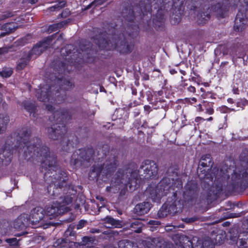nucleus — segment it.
Segmentation results:
<instances>
[{"label": "nucleus", "instance_id": "obj_29", "mask_svg": "<svg viewBox=\"0 0 248 248\" xmlns=\"http://www.w3.org/2000/svg\"><path fill=\"white\" fill-rule=\"evenodd\" d=\"M31 59V58L30 57L29 55H28L27 54H25L24 57L20 59V61L17 64L16 67L17 69L18 70L23 69L28 64Z\"/></svg>", "mask_w": 248, "mask_h": 248}, {"label": "nucleus", "instance_id": "obj_40", "mask_svg": "<svg viewBox=\"0 0 248 248\" xmlns=\"http://www.w3.org/2000/svg\"><path fill=\"white\" fill-rule=\"evenodd\" d=\"M19 241L16 238H8L5 240V241L11 246H17L19 245Z\"/></svg>", "mask_w": 248, "mask_h": 248}, {"label": "nucleus", "instance_id": "obj_36", "mask_svg": "<svg viewBox=\"0 0 248 248\" xmlns=\"http://www.w3.org/2000/svg\"><path fill=\"white\" fill-rule=\"evenodd\" d=\"M201 91L202 92V96L204 98H211V99H215L216 94L212 92H205V90L203 88H201Z\"/></svg>", "mask_w": 248, "mask_h": 248}, {"label": "nucleus", "instance_id": "obj_49", "mask_svg": "<svg viewBox=\"0 0 248 248\" xmlns=\"http://www.w3.org/2000/svg\"><path fill=\"white\" fill-rule=\"evenodd\" d=\"M64 38L63 34H61L58 37L57 40L55 41L56 44H58V45H62L64 42Z\"/></svg>", "mask_w": 248, "mask_h": 248}, {"label": "nucleus", "instance_id": "obj_61", "mask_svg": "<svg viewBox=\"0 0 248 248\" xmlns=\"http://www.w3.org/2000/svg\"><path fill=\"white\" fill-rule=\"evenodd\" d=\"M205 121V119H204V118L201 117H199V116H198V117H196L195 119V121L196 122V123H201V122H202L203 121Z\"/></svg>", "mask_w": 248, "mask_h": 248}, {"label": "nucleus", "instance_id": "obj_23", "mask_svg": "<svg viewBox=\"0 0 248 248\" xmlns=\"http://www.w3.org/2000/svg\"><path fill=\"white\" fill-rule=\"evenodd\" d=\"M17 28V25L15 22H9L2 25L0 24V30L5 31L2 33L3 36H4L6 33L14 31Z\"/></svg>", "mask_w": 248, "mask_h": 248}, {"label": "nucleus", "instance_id": "obj_27", "mask_svg": "<svg viewBox=\"0 0 248 248\" xmlns=\"http://www.w3.org/2000/svg\"><path fill=\"white\" fill-rule=\"evenodd\" d=\"M9 122V118L6 114H0V134L3 133L6 130Z\"/></svg>", "mask_w": 248, "mask_h": 248}, {"label": "nucleus", "instance_id": "obj_14", "mask_svg": "<svg viewBox=\"0 0 248 248\" xmlns=\"http://www.w3.org/2000/svg\"><path fill=\"white\" fill-rule=\"evenodd\" d=\"M97 51L91 47L90 43L85 42L83 45L82 42L78 39V59L82 60L85 63H92L95 61Z\"/></svg>", "mask_w": 248, "mask_h": 248}, {"label": "nucleus", "instance_id": "obj_62", "mask_svg": "<svg viewBox=\"0 0 248 248\" xmlns=\"http://www.w3.org/2000/svg\"><path fill=\"white\" fill-rule=\"evenodd\" d=\"M187 91L192 93H195L196 92V88L193 86H189L187 88Z\"/></svg>", "mask_w": 248, "mask_h": 248}, {"label": "nucleus", "instance_id": "obj_3", "mask_svg": "<svg viewBox=\"0 0 248 248\" xmlns=\"http://www.w3.org/2000/svg\"><path fill=\"white\" fill-rule=\"evenodd\" d=\"M122 15L125 20L121 30L115 28V25H109L111 29H108L109 35L108 38L98 35L95 37V42L101 50H113L114 49L122 54L130 53L133 49L134 44L132 39L138 35L139 27L134 22L136 14L133 9L125 8Z\"/></svg>", "mask_w": 248, "mask_h": 248}, {"label": "nucleus", "instance_id": "obj_58", "mask_svg": "<svg viewBox=\"0 0 248 248\" xmlns=\"http://www.w3.org/2000/svg\"><path fill=\"white\" fill-rule=\"evenodd\" d=\"M69 14L70 11L69 10V9H65V10L63 11L61 13V16L62 17H66Z\"/></svg>", "mask_w": 248, "mask_h": 248}, {"label": "nucleus", "instance_id": "obj_35", "mask_svg": "<svg viewBox=\"0 0 248 248\" xmlns=\"http://www.w3.org/2000/svg\"><path fill=\"white\" fill-rule=\"evenodd\" d=\"M66 22L65 21H62L61 22L54 24L52 25L49 26L48 30L51 31H57L59 29L63 27L64 25H65Z\"/></svg>", "mask_w": 248, "mask_h": 248}, {"label": "nucleus", "instance_id": "obj_16", "mask_svg": "<svg viewBox=\"0 0 248 248\" xmlns=\"http://www.w3.org/2000/svg\"><path fill=\"white\" fill-rule=\"evenodd\" d=\"M56 34H53L51 36L44 39L38 43L36 44L27 54L30 56L31 58L32 56L35 55V58L40 55L45 51L50 45L52 40L56 36Z\"/></svg>", "mask_w": 248, "mask_h": 248}, {"label": "nucleus", "instance_id": "obj_45", "mask_svg": "<svg viewBox=\"0 0 248 248\" xmlns=\"http://www.w3.org/2000/svg\"><path fill=\"white\" fill-rule=\"evenodd\" d=\"M77 155H78L77 153H74L71 156V159H70V164L72 166H76L77 163V160H78Z\"/></svg>", "mask_w": 248, "mask_h": 248}, {"label": "nucleus", "instance_id": "obj_31", "mask_svg": "<svg viewBox=\"0 0 248 248\" xmlns=\"http://www.w3.org/2000/svg\"><path fill=\"white\" fill-rule=\"evenodd\" d=\"M105 222L110 224L113 227H118L120 225V222L119 220L114 219L110 216H107L104 219Z\"/></svg>", "mask_w": 248, "mask_h": 248}, {"label": "nucleus", "instance_id": "obj_26", "mask_svg": "<svg viewBox=\"0 0 248 248\" xmlns=\"http://www.w3.org/2000/svg\"><path fill=\"white\" fill-rule=\"evenodd\" d=\"M111 24H113L114 25H115V28H117V24L115 23H113V22H111V23H108V22H106V23H104L103 24H104V27L103 28H104V29H105V31H100L99 32V31H97V32H99V33L98 34H96L95 36H93V39H94V43L96 44V45L98 46L97 44L95 42V37L96 36H98V35H100V36H103L104 37H106V38H108V36H110L109 35V33H108V29H111V27L110 26H109V25H111Z\"/></svg>", "mask_w": 248, "mask_h": 248}, {"label": "nucleus", "instance_id": "obj_57", "mask_svg": "<svg viewBox=\"0 0 248 248\" xmlns=\"http://www.w3.org/2000/svg\"><path fill=\"white\" fill-rule=\"evenodd\" d=\"M140 113V110L138 108L135 109L134 111L132 112V115L134 118L138 117Z\"/></svg>", "mask_w": 248, "mask_h": 248}, {"label": "nucleus", "instance_id": "obj_47", "mask_svg": "<svg viewBox=\"0 0 248 248\" xmlns=\"http://www.w3.org/2000/svg\"><path fill=\"white\" fill-rule=\"evenodd\" d=\"M124 113V110L123 109L119 108L115 110L114 111V113L113 114V116L116 115L117 117L116 119H120L122 118V113Z\"/></svg>", "mask_w": 248, "mask_h": 248}, {"label": "nucleus", "instance_id": "obj_34", "mask_svg": "<svg viewBox=\"0 0 248 248\" xmlns=\"http://www.w3.org/2000/svg\"><path fill=\"white\" fill-rule=\"evenodd\" d=\"M66 4V1L64 0L60 1L56 4L50 7L49 10L50 11H58L64 7Z\"/></svg>", "mask_w": 248, "mask_h": 248}, {"label": "nucleus", "instance_id": "obj_32", "mask_svg": "<svg viewBox=\"0 0 248 248\" xmlns=\"http://www.w3.org/2000/svg\"><path fill=\"white\" fill-rule=\"evenodd\" d=\"M85 197L82 194L78 193V201H80V203H78V211L81 212L82 208H84L85 210H86L87 207L88 206V204L86 202Z\"/></svg>", "mask_w": 248, "mask_h": 248}, {"label": "nucleus", "instance_id": "obj_48", "mask_svg": "<svg viewBox=\"0 0 248 248\" xmlns=\"http://www.w3.org/2000/svg\"><path fill=\"white\" fill-rule=\"evenodd\" d=\"M71 148H74L73 144H72L70 140H68V143L66 144V146H65L64 145H63L62 149L63 151L68 152V151L70 150Z\"/></svg>", "mask_w": 248, "mask_h": 248}, {"label": "nucleus", "instance_id": "obj_46", "mask_svg": "<svg viewBox=\"0 0 248 248\" xmlns=\"http://www.w3.org/2000/svg\"><path fill=\"white\" fill-rule=\"evenodd\" d=\"M82 245H86L92 243L93 241V239L92 237L89 236H84L82 239Z\"/></svg>", "mask_w": 248, "mask_h": 248}, {"label": "nucleus", "instance_id": "obj_2", "mask_svg": "<svg viewBox=\"0 0 248 248\" xmlns=\"http://www.w3.org/2000/svg\"><path fill=\"white\" fill-rule=\"evenodd\" d=\"M75 48L72 45H67L62 47L61 50V55L66 62L59 61L53 64L54 70L55 73L50 75L49 78L46 80V84L42 86L40 85L39 88L36 91V96L37 99L42 102H46L50 101L60 103L64 100L65 98L62 96L60 99L59 93L65 90H69L73 88V83L67 80L61 75L69 73L72 70L73 59Z\"/></svg>", "mask_w": 248, "mask_h": 248}, {"label": "nucleus", "instance_id": "obj_64", "mask_svg": "<svg viewBox=\"0 0 248 248\" xmlns=\"http://www.w3.org/2000/svg\"><path fill=\"white\" fill-rule=\"evenodd\" d=\"M132 94L133 95H136L137 94V90L134 86L131 87Z\"/></svg>", "mask_w": 248, "mask_h": 248}, {"label": "nucleus", "instance_id": "obj_60", "mask_svg": "<svg viewBox=\"0 0 248 248\" xmlns=\"http://www.w3.org/2000/svg\"><path fill=\"white\" fill-rule=\"evenodd\" d=\"M163 248H177L173 244L167 243Z\"/></svg>", "mask_w": 248, "mask_h": 248}, {"label": "nucleus", "instance_id": "obj_55", "mask_svg": "<svg viewBox=\"0 0 248 248\" xmlns=\"http://www.w3.org/2000/svg\"><path fill=\"white\" fill-rule=\"evenodd\" d=\"M232 93L235 94H239L240 91L237 86H235L234 84H233L232 86Z\"/></svg>", "mask_w": 248, "mask_h": 248}, {"label": "nucleus", "instance_id": "obj_8", "mask_svg": "<svg viewBox=\"0 0 248 248\" xmlns=\"http://www.w3.org/2000/svg\"><path fill=\"white\" fill-rule=\"evenodd\" d=\"M214 162L210 154H205L202 156L197 169V174L205 188L211 191V185L218 181L217 173L218 170L215 168L212 170Z\"/></svg>", "mask_w": 248, "mask_h": 248}, {"label": "nucleus", "instance_id": "obj_42", "mask_svg": "<svg viewBox=\"0 0 248 248\" xmlns=\"http://www.w3.org/2000/svg\"><path fill=\"white\" fill-rule=\"evenodd\" d=\"M202 248H215V245L212 240H205L203 242Z\"/></svg>", "mask_w": 248, "mask_h": 248}, {"label": "nucleus", "instance_id": "obj_22", "mask_svg": "<svg viewBox=\"0 0 248 248\" xmlns=\"http://www.w3.org/2000/svg\"><path fill=\"white\" fill-rule=\"evenodd\" d=\"M151 207L152 204L150 202H144L137 204L134 209V211L136 214L142 216L148 213Z\"/></svg>", "mask_w": 248, "mask_h": 248}, {"label": "nucleus", "instance_id": "obj_38", "mask_svg": "<svg viewBox=\"0 0 248 248\" xmlns=\"http://www.w3.org/2000/svg\"><path fill=\"white\" fill-rule=\"evenodd\" d=\"M13 73V70L11 68L3 69L0 72V75L4 78L10 77Z\"/></svg>", "mask_w": 248, "mask_h": 248}, {"label": "nucleus", "instance_id": "obj_63", "mask_svg": "<svg viewBox=\"0 0 248 248\" xmlns=\"http://www.w3.org/2000/svg\"><path fill=\"white\" fill-rule=\"evenodd\" d=\"M217 188V191L220 192L222 190L223 184L221 182H219L217 185H216Z\"/></svg>", "mask_w": 248, "mask_h": 248}, {"label": "nucleus", "instance_id": "obj_4", "mask_svg": "<svg viewBox=\"0 0 248 248\" xmlns=\"http://www.w3.org/2000/svg\"><path fill=\"white\" fill-rule=\"evenodd\" d=\"M217 3L212 4L210 7L206 8V11H201L198 15L197 22L199 25H204L211 17L210 12L216 13L217 18H223L227 16L231 6L236 8L239 6L234 24V30L235 31H242L245 29L246 12L248 11V0H217Z\"/></svg>", "mask_w": 248, "mask_h": 248}, {"label": "nucleus", "instance_id": "obj_7", "mask_svg": "<svg viewBox=\"0 0 248 248\" xmlns=\"http://www.w3.org/2000/svg\"><path fill=\"white\" fill-rule=\"evenodd\" d=\"M46 108L51 113L49 120L55 124L47 128L49 138L54 140L63 138L67 131L65 123L71 119V115L67 109H58L51 105H46Z\"/></svg>", "mask_w": 248, "mask_h": 248}, {"label": "nucleus", "instance_id": "obj_44", "mask_svg": "<svg viewBox=\"0 0 248 248\" xmlns=\"http://www.w3.org/2000/svg\"><path fill=\"white\" fill-rule=\"evenodd\" d=\"M219 110L221 112L226 113L231 111H236V109L234 108H229L226 106H222L219 107Z\"/></svg>", "mask_w": 248, "mask_h": 248}, {"label": "nucleus", "instance_id": "obj_56", "mask_svg": "<svg viewBox=\"0 0 248 248\" xmlns=\"http://www.w3.org/2000/svg\"><path fill=\"white\" fill-rule=\"evenodd\" d=\"M80 115H82V117H84L85 119L88 118L90 116V112H89V110L82 112Z\"/></svg>", "mask_w": 248, "mask_h": 248}, {"label": "nucleus", "instance_id": "obj_10", "mask_svg": "<svg viewBox=\"0 0 248 248\" xmlns=\"http://www.w3.org/2000/svg\"><path fill=\"white\" fill-rule=\"evenodd\" d=\"M231 184L234 192H243L248 188V162L240 161L231 175Z\"/></svg>", "mask_w": 248, "mask_h": 248}, {"label": "nucleus", "instance_id": "obj_39", "mask_svg": "<svg viewBox=\"0 0 248 248\" xmlns=\"http://www.w3.org/2000/svg\"><path fill=\"white\" fill-rule=\"evenodd\" d=\"M109 149L110 147L108 144H106L103 145L101 151L102 154L101 158H104L107 156L109 153Z\"/></svg>", "mask_w": 248, "mask_h": 248}, {"label": "nucleus", "instance_id": "obj_59", "mask_svg": "<svg viewBox=\"0 0 248 248\" xmlns=\"http://www.w3.org/2000/svg\"><path fill=\"white\" fill-rule=\"evenodd\" d=\"M176 16L177 17H174V19H173V21H174L173 24H178L181 21V16H177V15H176Z\"/></svg>", "mask_w": 248, "mask_h": 248}, {"label": "nucleus", "instance_id": "obj_53", "mask_svg": "<svg viewBox=\"0 0 248 248\" xmlns=\"http://www.w3.org/2000/svg\"><path fill=\"white\" fill-rule=\"evenodd\" d=\"M187 102L189 103L191 105H193L194 103H196L197 101V99L195 97H192L189 98H186Z\"/></svg>", "mask_w": 248, "mask_h": 248}, {"label": "nucleus", "instance_id": "obj_12", "mask_svg": "<svg viewBox=\"0 0 248 248\" xmlns=\"http://www.w3.org/2000/svg\"><path fill=\"white\" fill-rule=\"evenodd\" d=\"M200 187L198 183L194 180L187 181L185 186L183 192V200H181L184 203H192L196 202L200 193Z\"/></svg>", "mask_w": 248, "mask_h": 248}, {"label": "nucleus", "instance_id": "obj_18", "mask_svg": "<svg viewBox=\"0 0 248 248\" xmlns=\"http://www.w3.org/2000/svg\"><path fill=\"white\" fill-rule=\"evenodd\" d=\"M45 210L41 207L33 208L31 212L30 223L34 227H38L44 225V218H46Z\"/></svg>", "mask_w": 248, "mask_h": 248}, {"label": "nucleus", "instance_id": "obj_17", "mask_svg": "<svg viewBox=\"0 0 248 248\" xmlns=\"http://www.w3.org/2000/svg\"><path fill=\"white\" fill-rule=\"evenodd\" d=\"M124 171L119 169L112 178L109 186L106 187V191L108 192L117 193L123 186Z\"/></svg>", "mask_w": 248, "mask_h": 248}, {"label": "nucleus", "instance_id": "obj_19", "mask_svg": "<svg viewBox=\"0 0 248 248\" xmlns=\"http://www.w3.org/2000/svg\"><path fill=\"white\" fill-rule=\"evenodd\" d=\"M29 215L27 214L20 215L14 222L13 226L15 229L17 230H21L27 226L31 225L30 223Z\"/></svg>", "mask_w": 248, "mask_h": 248}, {"label": "nucleus", "instance_id": "obj_50", "mask_svg": "<svg viewBox=\"0 0 248 248\" xmlns=\"http://www.w3.org/2000/svg\"><path fill=\"white\" fill-rule=\"evenodd\" d=\"M146 248H161V245H158L156 244V245H155L154 244H153L151 242H147L146 244Z\"/></svg>", "mask_w": 248, "mask_h": 248}, {"label": "nucleus", "instance_id": "obj_15", "mask_svg": "<svg viewBox=\"0 0 248 248\" xmlns=\"http://www.w3.org/2000/svg\"><path fill=\"white\" fill-rule=\"evenodd\" d=\"M162 94V91L158 93L154 92L153 93L149 92L147 93V100L149 103L152 105L154 109H163L166 111L169 108L167 102L161 98L160 96Z\"/></svg>", "mask_w": 248, "mask_h": 248}, {"label": "nucleus", "instance_id": "obj_5", "mask_svg": "<svg viewBox=\"0 0 248 248\" xmlns=\"http://www.w3.org/2000/svg\"><path fill=\"white\" fill-rule=\"evenodd\" d=\"M140 0L139 4L135 8H129L136 10L137 16L142 18L148 13L151 15L152 7L156 10V14L153 18V27L157 31H162L165 28V13L166 11L177 9L179 12L183 5L184 0Z\"/></svg>", "mask_w": 248, "mask_h": 248}, {"label": "nucleus", "instance_id": "obj_20", "mask_svg": "<svg viewBox=\"0 0 248 248\" xmlns=\"http://www.w3.org/2000/svg\"><path fill=\"white\" fill-rule=\"evenodd\" d=\"M214 103L203 100L202 104H199L195 106L196 110L199 112H203L208 115H212L214 113Z\"/></svg>", "mask_w": 248, "mask_h": 248}, {"label": "nucleus", "instance_id": "obj_1", "mask_svg": "<svg viewBox=\"0 0 248 248\" xmlns=\"http://www.w3.org/2000/svg\"><path fill=\"white\" fill-rule=\"evenodd\" d=\"M31 133L30 128H22L16 135L15 148H13L15 138L13 135L7 137L5 144L0 150V165H8L14 151L21 158L40 162L41 171L44 172V179L49 184L48 193L55 195L57 191L59 192V189L63 188V193L66 194L63 197H60L59 201H57L46 207V216H49L50 218L55 217L69 211V208L66 205L71 203L76 198L77 190L73 186H66L65 173L58 169L56 157L50 155L48 148L41 145L40 139L30 140Z\"/></svg>", "mask_w": 248, "mask_h": 248}, {"label": "nucleus", "instance_id": "obj_43", "mask_svg": "<svg viewBox=\"0 0 248 248\" xmlns=\"http://www.w3.org/2000/svg\"><path fill=\"white\" fill-rule=\"evenodd\" d=\"M14 16V14L9 11H6L0 14V21L4 20L8 17H12Z\"/></svg>", "mask_w": 248, "mask_h": 248}, {"label": "nucleus", "instance_id": "obj_28", "mask_svg": "<svg viewBox=\"0 0 248 248\" xmlns=\"http://www.w3.org/2000/svg\"><path fill=\"white\" fill-rule=\"evenodd\" d=\"M142 223L140 220H135L132 221L130 225L132 231L136 233H140L142 231Z\"/></svg>", "mask_w": 248, "mask_h": 248}, {"label": "nucleus", "instance_id": "obj_24", "mask_svg": "<svg viewBox=\"0 0 248 248\" xmlns=\"http://www.w3.org/2000/svg\"><path fill=\"white\" fill-rule=\"evenodd\" d=\"M240 248L248 247V232H243L239 235L237 242Z\"/></svg>", "mask_w": 248, "mask_h": 248}, {"label": "nucleus", "instance_id": "obj_37", "mask_svg": "<svg viewBox=\"0 0 248 248\" xmlns=\"http://www.w3.org/2000/svg\"><path fill=\"white\" fill-rule=\"evenodd\" d=\"M108 0H94L90 4H89L86 8L88 9L92 7H95L97 6L101 5Z\"/></svg>", "mask_w": 248, "mask_h": 248}, {"label": "nucleus", "instance_id": "obj_52", "mask_svg": "<svg viewBox=\"0 0 248 248\" xmlns=\"http://www.w3.org/2000/svg\"><path fill=\"white\" fill-rule=\"evenodd\" d=\"M196 220L195 217H186L183 219V221L187 223H192Z\"/></svg>", "mask_w": 248, "mask_h": 248}, {"label": "nucleus", "instance_id": "obj_54", "mask_svg": "<svg viewBox=\"0 0 248 248\" xmlns=\"http://www.w3.org/2000/svg\"><path fill=\"white\" fill-rule=\"evenodd\" d=\"M148 224L152 225H159L161 224V223L158 220H150L148 222Z\"/></svg>", "mask_w": 248, "mask_h": 248}, {"label": "nucleus", "instance_id": "obj_6", "mask_svg": "<svg viewBox=\"0 0 248 248\" xmlns=\"http://www.w3.org/2000/svg\"><path fill=\"white\" fill-rule=\"evenodd\" d=\"M170 169L166 172V175L157 186L149 185L145 191V194L148 198L151 199L153 202H160L161 199L164 196L170 195L172 192L176 191V180H181L178 178V173L176 171H172L171 176L169 175Z\"/></svg>", "mask_w": 248, "mask_h": 248}, {"label": "nucleus", "instance_id": "obj_21", "mask_svg": "<svg viewBox=\"0 0 248 248\" xmlns=\"http://www.w3.org/2000/svg\"><path fill=\"white\" fill-rule=\"evenodd\" d=\"M78 156L82 159L81 162L84 161L87 163H90L93 160L94 151L92 146L85 149H78Z\"/></svg>", "mask_w": 248, "mask_h": 248}, {"label": "nucleus", "instance_id": "obj_25", "mask_svg": "<svg viewBox=\"0 0 248 248\" xmlns=\"http://www.w3.org/2000/svg\"><path fill=\"white\" fill-rule=\"evenodd\" d=\"M22 105L26 111L29 112L31 115L32 114L33 117H36V107L34 102L25 101L22 102Z\"/></svg>", "mask_w": 248, "mask_h": 248}, {"label": "nucleus", "instance_id": "obj_11", "mask_svg": "<svg viewBox=\"0 0 248 248\" xmlns=\"http://www.w3.org/2000/svg\"><path fill=\"white\" fill-rule=\"evenodd\" d=\"M119 165L118 153H115L113 156H109L103 165L94 164L89 173V177L97 178L102 173V175L109 179L113 174Z\"/></svg>", "mask_w": 248, "mask_h": 248}, {"label": "nucleus", "instance_id": "obj_30", "mask_svg": "<svg viewBox=\"0 0 248 248\" xmlns=\"http://www.w3.org/2000/svg\"><path fill=\"white\" fill-rule=\"evenodd\" d=\"M235 105L239 108L236 111L243 110L246 106H248V100L245 98H239L235 101Z\"/></svg>", "mask_w": 248, "mask_h": 248}, {"label": "nucleus", "instance_id": "obj_33", "mask_svg": "<svg viewBox=\"0 0 248 248\" xmlns=\"http://www.w3.org/2000/svg\"><path fill=\"white\" fill-rule=\"evenodd\" d=\"M31 38V35L30 34H28L24 37H23L19 39L17 42V45L19 46H24L27 43L31 42V40L32 39Z\"/></svg>", "mask_w": 248, "mask_h": 248}, {"label": "nucleus", "instance_id": "obj_51", "mask_svg": "<svg viewBox=\"0 0 248 248\" xmlns=\"http://www.w3.org/2000/svg\"><path fill=\"white\" fill-rule=\"evenodd\" d=\"M87 224V221L85 220L81 219L78 221V230L83 228Z\"/></svg>", "mask_w": 248, "mask_h": 248}, {"label": "nucleus", "instance_id": "obj_13", "mask_svg": "<svg viewBox=\"0 0 248 248\" xmlns=\"http://www.w3.org/2000/svg\"><path fill=\"white\" fill-rule=\"evenodd\" d=\"M158 168L157 164L153 160L147 159L142 162L138 170L140 175L144 179H152L158 173Z\"/></svg>", "mask_w": 248, "mask_h": 248}, {"label": "nucleus", "instance_id": "obj_9", "mask_svg": "<svg viewBox=\"0 0 248 248\" xmlns=\"http://www.w3.org/2000/svg\"><path fill=\"white\" fill-rule=\"evenodd\" d=\"M176 191L172 192L170 195H168L166 202L162 205L158 211L157 216L159 218H164L168 215H174L179 211H181L184 207V202L181 199L183 188L182 180H176Z\"/></svg>", "mask_w": 248, "mask_h": 248}, {"label": "nucleus", "instance_id": "obj_41", "mask_svg": "<svg viewBox=\"0 0 248 248\" xmlns=\"http://www.w3.org/2000/svg\"><path fill=\"white\" fill-rule=\"evenodd\" d=\"M181 128L184 127V126L190 124L189 122H188V121L186 119V115L185 113H184L183 112L181 114Z\"/></svg>", "mask_w": 248, "mask_h": 248}]
</instances>
